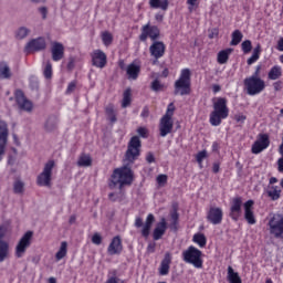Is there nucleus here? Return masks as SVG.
<instances>
[{
    "instance_id": "nucleus-1",
    "label": "nucleus",
    "mask_w": 283,
    "mask_h": 283,
    "mask_svg": "<svg viewBox=\"0 0 283 283\" xmlns=\"http://www.w3.org/2000/svg\"><path fill=\"white\" fill-rule=\"evenodd\" d=\"M229 118V106H227V98L217 97L213 101V111L210 113V125L218 127L222 120Z\"/></svg>"
},
{
    "instance_id": "nucleus-2",
    "label": "nucleus",
    "mask_w": 283,
    "mask_h": 283,
    "mask_svg": "<svg viewBox=\"0 0 283 283\" xmlns=\"http://www.w3.org/2000/svg\"><path fill=\"white\" fill-rule=\"evenodd\" d=\"M134 180V174L132 172V168L129 167H122L116 168L111 177V189H123L125 185H132Z\"/></svg>"
},
{
    "instance_id": "nucleus-3",
    "label": "nucleus",
    "mask_w": 283,
    "mask_h": 283,
    "mask_svg": "<svg viewBox=\"0 0 283 283\" xmlns=\"http://www.w3.org/2000/svg\"><path fill=\"white\" fill-rule=\"evenodd\" d=\"M174 112H176V106L174 103H170L159 122V134L161 138H165V136H168V134L174 132Z\"/></svg>"
},
{
    "instance_id": "nucleus-4",
    "label": "nucleus",
    "mask_w": 283,
    "mask_h": 283,
    "mask_svg": "<svg viewBox=\"0 0 283 283\" xmlns=\"http://www.w3.org/2000/svg\"><path fill=\"white\" fill-rule=\"evenodd\" d=\"M243 85L249 96H258V94H262L263 90H266V82L258 75L247 77Z\"/></svg>"
},
{
    "instance_id": "nucleus-5",
    "label": "nucleus",
    "mask_w": 283,
    "mask_h": 283,
    "mask_svg": "<svg viewBox=\"0 0 283 283\" xmlns=\"http://www.w3.org/2000/svg\"><path fill=\"white\" fill-rule=\"evenodd\" d=\"M191 92V70L184 69L180 72L179 78L175 83V94L185 96Z\"/></svg>"
},
{
    "instance_id": "nucleus-6",
    "label": "nucleus",
    "mask_w": 283,
    "mask_h": 283,
    "mask_svg": "<svg viewBox=\"0 0 283 283\" xmlns=\"http://www.w3.org/2000/svg\"><path fill=\"white\" fill-rule=\"evenodd\" d=\"M181 258L186 264H192L195 269H202V251L191 245L185 250Z\"/></svg>"
},
{
    "instance_id": "nucleus-7",
    "label": "nucleus",
    "mask_w": 283,
    "mask_h": 283,
    "mask_svg": "<svg viewBox=\"0 0 283 283\" xmlns=\"http://www.w3.org/2000/svg\"><path fill=\"white\" fill-rule=\"evenodd\" d=\"M54 160H49L44 165L42 172L36 178L39 187H52V171H54Z\"/></svg>"
},
{
    "instance_id": "nucleus-8",
    "label": "nucleus",
    "mask_w": 283,
    "mask_h": 283,
    "mask_svg": "<svg viewBox=\"0 0 283 283\" xmlns=\"http://www.w3.org/2000/svg\"><path fill=\"white\" fill-rule=\"evenodd\" d=\"M269 229L271 235L283 240V214L275 213L269 220Z\"/></svg>"
},
{
    "instance_id": "nucleus-9",
    "label": "nucleus",
    "mask_w": 283,
    "mask_h": 283,
    "mask_svg": "<svg viewBox=\"0 0 283 283\" xmlns=\"http://www.w3.org/2000/svg\"><path fill=\"white\" fill-rule=\"evenodd\" d=\"M140 137L134 136L128 143V148L126 150L125 158L127 163H134L140 156Z\"/></svg>"
},
{
    "instance_id": "nucleus-10",
    "label": "nucleus",
    "mask_w": 283,
    "mask_h": 283,
    "mask_svg": "<svg viewBox=\"0 0 283 283\" xmlns=\"http://www.w3.org/2000/svg\"><path fill=\"white\" fill-rule=\"evenodd\" d=\"M32 231H28L19 240L18 244L15 245V258H23L25 255V251H28L30 244H32Z\"/></svg>"
},
{
    "instance_id": "nucleus-11",
    "label": "nucleus",
    "mask_w": 283,
    "mask_h": 283,
    "mask_svg": "<svg viewBox=\"0 0 283 283\" xmlns=\"http://www.w3.org/2000/svg\"><path fill=\"white\" fill-rule=\"evenodd\" d=\"M155 220H156V218L151 213H149L147 216L145 223H143V218L136 217L135 227L137 229H140V227H142L143 238H149V232L151 231V224H154Z\"/></svg>"
},
{
    "instance_id": "nucleus-12",
    "label": "nucleus",
    "mask_w": 283,
    "mask_h": 283,
    "mask_svg": "<svg viewBox=\"0 0 283 283\" xmlns=\"http://www.w3.org/2000/svg\"><path fill=\"white\" fill-rule=\"evenodd\" d=\"M160 38V29L156 25L146 24L142 28V33L139 35L140 41H147L150 39L151 41H156V39Z\"/></svg>"
},
{
    "instance_id": "nucleus-13",
    "label": "nucleus",
    "mask_w": 283,
    "mask_h": 283,
    "mask_svg": "<svg viewBox=\"0 0 283 283\" xmlns=\"http://www.w3.org/2000/svg\"><path fill=\"white\" fill-rule=\"evenodd\" d=\"M91 59L92 65H94V67L103 70V67L107 65V54H105V52H103L102 50H94L91 54Z\"/></svg>"
},
{
    "instance_id": "nucleus-14",
    "label": "nucleus",
    "mask_w": 283,
    "mask_h": 283,
    "mask_svg": "<svg viewBox=\"0 0 283 283\" xmlns=\"http://www.w3.org/2000/svg\"><path fill=\"white\" fill-rule=\"evenodd\" d=\"M14 95H15L17 104L22 112H32L33 109L32 102L25 98L23 91H20V90L15 91Z\"/></svg>"
},
{
    "instance_id": "nucleus-15",
    "label": "nucleus",
    "mask_w": 283,
    "mask_h": 283,
    "mask_svg": "<svg viewBox=\"0 0 283 283\" xmlns=\"http://www.w3.org/2000/svg\"><path fill=\"white\" fill-rule=\"evenodd\" d=\"M240 216H242V197H235L231 201L230 217L232 220L238 221Z\"/></svg>"
},
{
    "instance_id": "nucleus-16",
    "label": "nucleus",
    "mask_w": 283,
    "mask_h": 283,
    "mask_svg": "<svg viewBox=\"0 0 283 283\" xmlns=\"http://www.w3.org/2000/svg\"><path fill=\"white\" fill-rule=\"evenodd\" d=\"M269 145V135H259L258 139L252 145V154H261V151H264V149H266Z\"/></svg>"
},
{
    "instance_id": "nucleus-17",
    "label": "nucleus",
    "mask_w": 283,
    "mask_h": 283,
    "mask_svg": "<svg viewBox=\"0 0 283 283\" xmlns=\"http://www.w3.org/2000/svg\"><path fill=\"white\" fill-rule=\"evenodd\" d=\"M45 39L43 38H38V39H33L30 42H28V44L25 45V52L28 54L32 53V52H39L41 50H45Z\"/></svg>"
},
{
    "instance_id": "nucleus-18",
    "label": "nucleus",
    "mask_w": 283,
    "mask_h": 283,
    "mask_svg": "<svg viewBox=\"0 0 283 283\" xmlns=\"http://www.w3.org/2000/svg\"><path fill=\"white\" fill-rule=\"evenodd\" d=\"M224 213L222 212L221 208L211 207L208 211L207 218L211 224H220L222 222Z\"/></svg>"
},
{
    "instance_id": "nucleus-19",
    "label": "nucleus",
    "mask_w": 283,
    "mask_h": 283,
    "mask_svg": "<svg viewBox=\"0 0 283 283\" xmlns=\"http://www.w3.org/2000/svg\"><path fill=\"white\" fill-rule=\"evenodd\" d=\"M253 205H255L253 200H248L243 205L244 218L249 224H255V222H258L255 220V212H253Z\"/></svg>"
},
{
    "instance_id": "nucleus-20",
    "label": "nucleus",
    "mask_w": 283,
    "mask_h": 283,
    "mask_svg": "<svg viewBox=\"0 0 283 283\" xmlns=\"http://www.w3.org/2000/svg\"><path fill=\"white\" fill-rule=\"evenodd\" d=\"M52 60L59 62L65 56V46L61 42H53L51 46Z\"/></svg>"
},
{
    "instance_id": "nucleus-21",
    "label": "nucleus",
    "mask_w": 283,
    "mask_h": 283,
    "mask_svg": "<svg viewBox=\"0 0 283 283\" xmlns=\"http://www.w3.org/2000/svg\"><path fill=\"white\" fill-rule=\"evenodd\" d=\"M165 50H166L165 43L160 41H155L149 48V52L151 56H154V59L156 60L163 59V56H165Z\"/></svg>"
},
{
    "instance_id": "nucleus-22",
    "label": "nucleus",
    "mask_w": 283,
    "mask_h": 283,
    "mask_svg": "<svg viewBox=\"0 0 283 283\" xmlns=\"http://www.w3.org/2000/svg\"><path fill=\"white\" fill-rule=\"evenodd\" d=\"M108 255H120L123 252V242L119 237H114L107 248Z\"/></svg>"
},
{
    "instance_id": "nucleus-23",
    "label": "nucleus",
    "mask_w": 283,
    "mask_h": 283,
    "mask_svg": "<svg viewBox=\"0 0 283 283\" xmlns=\"http://www.w3.org/2000/svg\"><path fill=\"white\" fill-rule=\"evenodd\" d=\"M167 232V220L165 218H161L159 222H157L154 231H153V238L154 240H161L163 235Z\"/></svg>"
},
{
    "instance_id": "nucleus-24",
    "label": "nucleus",
    "mask_w": 283,
    "mask_h": 283,
    "mask_svg": "<svg viewBox=\"0 0 283 283\" xmlns=\"http://www.w3.org/2000/svg\"><path fill=\"white\" fill-rule=\"evenodd\" d=\"M10 258V243L8 241L0 240V263L6 262Z\"/></svg>"
},
{
    "instance_id": "nucleus-25",
    "label": "nucleus",
    "mask_w": 283,
    "mask_h": 283,
    "mask_svg": "<svg viewBox=\"0 0 283 283\" xmlns=\"http://www.w3.org/2000/svg\"><path fill=\"white\" fill-rule=\"evenodd\" d=\"M126 74L130 81H136L138 74H140V66L135 63L129 64L126 69Z\"/></svg>"
},
{
    "instance_id": "nucleus-26",
    "label": "nucleus",
    "mask_w": 283,
    "mask_h": 283,
    "mask_svg": "<svg viewBox=\"0 0 283 283\" xmlns=\"http://www.w3.org/2000/svg\"><path fill=\"white\" fill-rule=\"evenodd\" d=\"M171 264V253L167 252L161 261L159 273L160 275H167L169 273V265Z\"/></svg>"
},
{
    "instance_id": "nucleus-27",
    "label": "nucleus",
    "mask_w": 283,
    "mask_h": 283,
    "mask_svg": "<svg viewBox=\"0 0 283 283\" xmlns=\"http://www.w3.org/2000/svg\"><path fill=\"white\" fill-rule=\"evenodd\" d=\"M233 49H224L220 51L217 55V62L219 65H224L229 61V56H231Z\"/></svg>"
},
{
    "instance_id": "nucleus-28",
    "label": "nucleus",
    "mask_w": 283,
    "mask_h": 283,
    "mask_svg": "<svg viewBox=\"0 0 283 283\" xmlns=\"http://www.w3.org/2000/svg\"><path fill=\"white\" fill-rule=\"evenodd\" d=\"M266 193L271 200H280L282 189L279 186H268Z\"/></svg>"
},
{
    "instance_id": "nucleus-29",
    "label": "nucleus",
    "mask_w": 283,
    "mask_h": 283,
    "mask_svg": "<svg viewBox=\"0 0 283 283\" xmlns=\"http://www.w3.org/2000/svg\"><path fill=\"white\" fill-rule=\"evenodd\" d=\"M149 6L155 10H167L169 8V0H149Z\"/></svg>"
},
{
    "instance_id": "nucleus-30",
    "label": "nucleus",
    "mask_w": 283,
    "mask_h": 283,
    "mask_svg": "<svg viewBox=\"0 0 283 283\" xmlns=\"http://www.w3.org/2000/svg\"><path fill=\"white\" fill-rule=\"evenodd\" d=\"M8 123H6L3 119H0V143L8 144Z\"/></svg>"
},
{
    "instance_id": "nucleus-31",
    "label": "nucleus",
    "mask_w": 283,
    "mask_h": 283,
    "mask_svg": "<svg viewBox=\"0 0 283 283\" xmlns=\"http://www.w3.org/2000/svg\"><path fill=\"white\" fill-rule=\"evenodd\" d=\"M0 78H12V71L10 70V65H8L6 62L0 63Z\"/></svg>"
},
{
    "instance_id": "nucleus-32",
    "label": "nucleus",
    "mask_w": 283,
    "mask_h": 283,
    "mask_svg": "<svg viewBox=\"0 0 283 283\" xmlns=\"http://www.w3.org/2000/svg\"><path fill=\"white\" fill-rule=\"evenodd\" d=\"M192 242H195V244H198V247H200V249H205V247H207V237L200 232L193 234L192 237Z\"/></svg>"
},
{
    "instance_id": "nucleus-33",
    "label": "nucleus",
    "mask_w": 283,
    "mask_h": 283,
    "mask_svg": "<svg viewBox=\"0 0 283 283\" xmlns=\"http://www.w3.org/2000/svg\"><path fill=\"white\" fill-rule=\"evenodd\" d=\"M281 76L282 66L279 65L273 66L268 74V78H270V81H277V78H280Z\"/></svg>"
},
{
    "instance_id": "nucleus-34",
    "label": "nucleus",
    "mask_w": 283,
    "mask_h": 283,
    "mask_svg": "<svg viewBox=\"0 0 283 283\" xmlns=\"http://www.w3.org/2000/svg\"><path fill=\"white\" fill-rule=\"evenodd\" d=\"M102 43L105 48H109L114 43V35L109 31H104L101 33Z\"/></svg>"
},
{
    "instance_id": "nucleus-35",
    "label": "nucleus",
    "mask_w": 283,
    "mask_h": 283,
    "mask_svg": "<svg viewBox=\"0 0 283 283\" xmlns=\"http://www.w3.org/2000/svg\"><path fill=\"white\" fill-rule=\"evenodd\" d=\"M65 255H67V242L63 241L55 254L56 262H61Z\"/></svg>"
},
{
    "instance_id": "nucleus-36",
    "label": "nucleus",
    "mask_w": 283,
    "mask_h": 283,
    "mask_svg": "<svg viewBox=\"0 0 283 283\" xmlns=\"http://www.w3.org/2000/svg\"><path fill=\"white\" fill-rule=\"evenodd\" d=\"M228 280L230 283H242V279H240V274L233 271V268H228Z\"/></svg>"
},
{
    "instance_id": "nucleus-37",
    "label": "nucleus",
    "mask_w": 283,
    "mask_h": 283,
    "mask_svg": "<svg viewBox=\"0 0 283 283\" xmlns=\"http://www.w3.org/2000/svg\"><path fill=\"white\" fill-rule=\"evenodd\" d=\"M78 167H91L92 166V157L90 155H81L77 160Z\"/></svg>"
},
{
    "instance_id": "nucleus-38",
    "label": "nucleus",
    "mask_w": 283,
    "mask_h": 283,
    "mask_svg": "<svg viewBox=\"0 0 283 283\" xmlns=\"http://www.w3.org/2000/svg\"><path fill=\"white\" fill-rule=\"evenodd\" d=\"M262 52V49L260 45H256L255 49L252 52L251 57L248 60V65H253L259 59H260V53Z\"/></svg>"
},
{
    "instance_id": "nucleus-39",
    "label": "nucleus",
    "mask_w": 283,
    "mask_h": 283,
    "mask_svg": "<svg viewBox=\"0 0 283 283\" xmlns=\"http://www.w3.org/2000/svg\"><path fill=\"white\" fill-rule=\"evenodd\" d=\"M243 36L244 35L242 34V31L234 30L232 32V40L230 42V45H239V43L242 41Z\"/></svg>"
},
{
    "instance_id": "nucleus-40",
    "label": "nucleus",
    "mask_w": 283,
    "mask_h": 283,
    "mask_svg": "<svg viewBox=\"0 0 283 283\" xmlns=\"http://www.w3.org/2000/svg\"><path fill=\"white\" fill-rule=\"evenodd\" d=\"M28 34H30V29H28L25 27H21L15 31V39L21 41V40L25 39V36H28Z\"/></svg>"
},
{
    "instance_id": "nucleus-41",
    "label": "nucleus",
    "mask_w": 283,
    "mask_h": 283,
    "mask_svg": "<svg viewBox=\"0 0 283 283\" xmlns=\"http://www.w3.org/2000/svg\"><path fill=\"white\" fill-rule=\"evenodd\" d=\"M106 116L111 123H116V112L114 111V105L109 104L106 106Z\"/></svg>"
},
{
    "instance_id": "nucleus-42",
    "label": "nucleus",
    "mask_w": 283,
    "mask_h": 283,
    "mask_svg": "<svg viewBox=\"0 0 283 283\" xmlns=\"http://www.w3.org/2000/svg\"><path fill=\"white\" fill-rule=\"evenodd\" d=\"M132 103V90L127 88L124 92V97L122 102V107H128V105Z\"/></svg>"
},
{
    "instance_id": "nucleus-43",
    "label": "nucleus",
    "mask_w": 283,
    "mask_h": 283,
    "mask_svg": "<svg viewBox=\"0 0 283 283\" xmlns=\"http://www.w3.org/2000/svg\"><path fill=\"white\" fill-rule=\"evenodd\" d=\"M24 189H25V184L23 181L21 180L14 181L13 184L14 193H23Z\"/></svg>"
},
{
    "instance_id": "nucleus-44",
    "label": "nucleus",
    "mask_w": 283,
    "mask_h": 283,
    "mask_svg": "<svg viewBox=\"0 0 283 283\" xmlns=\"http://www.w3.org/2000/svg\"><path fill=\"white\" fill-rule=\"evenodd\" d=\"M279 153L281 154V158H279L277 161H276L277 171H279L280 174H283V142H282V144L280 145Z\"/></svg>"
},
{
    "instance_id": "nucleus-45",
    "label": "nucleus",
    "mask_w": 283,
    "mask_h": 283,
    "mask_svg": "<svg viewBox=\"0 0 283 283\" xmlns=\"http://www.w3.org/2000/svg\"><path fill=\"white\" fill-rule=\"evenodd\" d=\"M44 78H52V63L48 61L43 69Z\"/></svg>"
},
{
    "instance_id": "nucleus-46",
    "label": "nucleus",
    "mask_w": 283,
    "mask_h": 283,
    "mask_svg": "<svg viewBox=\"0 0 283 283\" xmlns=\"http://www.w3.org/2000/svg\"><path fill=\"white\" fill-rule=\"evenodd\" d=\"M187 6H188L189 12H193L198 10L200 2L198 0H187Z\"/></svg>"
},
{
    "instance_id": "nucleus-47",
    "label": "nucleus",
    "mask_w": 283,
    "mask_h": 283,
    "mask_svg": "<svg viewBox=\"0 0 283 283\" xmlns=\"http://www.w3.org/2000/svg\"><path fill=\"white\" fill-rule=\"evenodd\" d=\"M252 48H253V45L251 44V40H245L241 44V49H242V52H244V54H249V52H251Z\"/></svg>"
},
{
    "instance_id": "nucleus-48",
    "label": "nucleus",
    "mask_w": 283,
    "mask_h": 283,
    "mask_svg": "<svg viewBox=\"0 0 283 283\" xmlns=\"http://www.w3.org/2000/svg\"><path fill=\"white\" fill-rule=\"evenodd\" d=\"M108 198L113 202H116V200H120L123 198V191H120V189H119V192H111L108 195Z\"/></svg>"
},
{
    "instance_id": "nucleus-49",
    "label": "nucleus",
    "mask_w": 283,
    "mask_h": 283,
    "mask_svg": "<svg viewBox=\"0 0 283 283\" xmlns=\"http://www.w3.org/2000/svg\"><path fill=\"white\" fill-rule=\"evenodd\" d=\"M54 127H56V122L52 118L48 119L46 124H45L46 132H52V129H54Z\"/></svg>"
},
{
    "instance_id": "nucleus-50",
    "label": "nucleus",
    "mask_w": 283,
    "mask_h": 283,
    "mask_svg": "<svg viewBox=\"0 0 283 283\" xmlns=\"http://www.w3.org/2000/svg\"><path fill=\"white\" fill-rule=\"evenodd\" d=\"M157 184L159 187H165L167 185V175H159L157 177Z\"/></svg>"
},
{
    "instance_id": "nucleus-51",
    "label": "nucleus",
    "mask_w": 283,
    "mask_h": 283,
    "mask_svg": "<svg viewBox=\"0 0 283 283\" xmlns=\"http://www.w3.org/2000/svg\"><path fill=\"white\" fill-rule=\"evenodd\" d=\"M151 90H153V92H160V90H163V84H160V81L155 80L151 83Z\"/></svg>"
},
{
    "instance_id": "nucleus-52",
    "label": "nucleus",
    "mask_w": 283,
    "mask_h": 283,
    "mask_svg": "<svg viewBox=\"0 0 283 283\" xmlns=\"http://www.w3.org/2000/svg\"><path fill=\"white\" fill-rule=\"evenodd\" d=\"M205 158H207V150H202L197 154V163L200 165H202V160H205Z\"/></svg>"
},
{
    "instance_id": "nucleus-53",
    "label": "nucleus",
    "mask_w": 283,
    "mask_h": 283,
    "mask_svg": "<svg viewBox=\"0 0 283 283\" xmlns=\"http://www.w3.org/2000/svg\"><path fill=\"white\" fill-rule=\"evenodd\" d=\"M92 242H93V244H101V242H103V237H101V234H98V233H95V234H93V237H92Z\"/></svg>"
},
{
    "instance_id": "nucleus-54",
    "label": "nucleus",
    "mask_w": 283,
    "mask_h": 283,
    "mask_svg": "<svg viewBox=\"0 0 283 283\" xmlns=\"http://www.w3.org/2000/svg\"><path fill=\"white\" fill-rule=\"evenodd\" d=\"M105 283H125V281L120 280L118 276H111Z\"/></svg>"
},
{
    "instance_id": "nucleus-55",
    "label": "nucleus",
    "mask_w": 283,
    "mask_h": 283,
    "mask_svg": "<svg viewBox=\"0 0 283 283\" xmlns=\"http://www.w3.org/2000/svg\"><path fill=\"white\" fill-rule=\"evenodd\" d=\"M137 134L142 137V138H147V128L145 127H139L137 129Z\"/></svg>"
},
{
    "instance_id": "nucleus-56",
    "label": "nucleus",
    "mask_w": 283,
    "mask_h": 283,
    "mask_svg": "<svg viewBox=\"0 0 283 283\" xmlns=\"http://www.w3.org/2000/svg\"><path fill=\"white\" fill-rule=\"evenodd\" d=\"M76 90V82H71L66 88V94H72Z\"/></svg>"
},
{
    "instance_id": "nucleus-57",
    "label": "nucleus",
    "mask_w": 283,
    "mask_h": 283,
    "mask_svg": "<svg viewBox=\"0 0 283 283\" xmlns=\"http://www.w3.org/2000/svg\"><path fill=\"white\" fill-rule=\"evenodd\" d=\"M8 144L0 143V160H3V156H6V147Z\"/></svg>"
},
{
    "instance_id": "nucleus-58",
    "label": "nucleus",
    "mask_w": 283,
    "mask_h": 283,
    "mask_svg": "<svg viewBox=\"0 0 283 283\" xmlns=\"http://www.w3.org/2000/svg\"><path fill=\"white\" fill-rule=\"evenodd\" d=\"M234 119L237 120V123H244V120H247V116H244V114H237L234 116Z\"/></svg>"
},
{
    "instance_id": "nucleus-59",
    "label": "nucleus",
    "mask_w": 283,
    "mask_h": 283,
    "mask_svg": "<svg viewBox=\"0 0 283 283\" xmlns=\"http://www.w3.org/2000/svg\"><path fill=\"white\" fill-rule=\"evenodd\" d=\"M39 12H40L42 19H48V8L41 7V8L39 9Z\"/></svg>"
},
{
    "instance_id": "nucleus-60",
    "label": "nucleus",
    "mask_w": 283,
    "mask_h": 283,
    "mask_svg": "<svg viewBox=\"0 0 283 283\" xmlns=\"http://www.w3.org/2000/svg\"><path fill=\"white\" fill-rule=\"evenodd\" d=\"M146 160L147 163L151 164V163H155L156 158L154 157V154L148 153L146 156Z\"/></svg>"
},
{
    "instance_id": "nucleus-61",
    "label": "nucleus",
    "mask_w": 283,
    "mask_h": 283,
    "mask_svg": "<svg viewBox=\"0 0 283 283\" xmlns=\"http://www.w3.org/2000/svg\"><path fill=\"white\" fill-rule=\"evenodd\" d=\"M140 116H142V118H148L149 117V108L144 107Z\"/></svg>"
},
{
    "instance_id": "nucleus-62",
    "label": "nucleus",
    "mask_w": 283,
    "mask_h": 283,
    "mask_svg": "<svg viewBox=\"0 0 283 283\" xmlns=\"http://www.w3.org/2000/svg\"><path fill=\"white\" fill-rule=\"evenodd\" d=\"M148 253H154L156 251V243H149L147 247Z\"/></svg>"
},
{
    "instance_id": "nucleus-63",
    "label": "nucleus",
    "mask_w": 283,
    "mask_h": 283,
    "mask_svg": "<svg viewBox=\"0 0 283 283\" xmlns=\"http://www.w3.org/2000/svg\"><path fill=\"white\" fill-rule=\"evenodd\" d=\"M277 50L279 52H283V38H281L277 42Z\"/></svg>"
},
{
    "instance_id": "nucleus-64",
    "label": "nucleus",
    "mask_w": 283,
    "mask_h": 283,
    "mask_svg": "<svg viewBox=\"0 0 283 283\" xmlns=\"http://www.w3.org/2000/svg\"><path fill=\"white\" fill-rule=\"evenodd\" d=\"M218 36V29H213L211 33L209 34V39H216Z\"/></svg>"
}]
</instances>
